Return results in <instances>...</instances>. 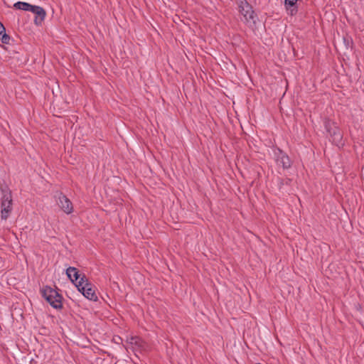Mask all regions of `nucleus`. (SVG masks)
<instances>
[{
  "instance_id": "obj_1",
  "label": "nucleus",
  "mask_w": 364,
  "mask_h": 364,
  "mask_svg": "<svg viewBox=\"0 0 364 364\" xmlns=\"http://www.w3.org/2000/svg\"><path fill=\"white\" fill-rule=\"evenodd\" d=\"M237 5L240 14L242 15L241 20L248 26H253L257 18L252 6L247 0H237Z\"/></svg>"
},
{
  "instance_id": "obj_2",
  "label": "nucleus",
  "mask_w": 364,
  "mask_h": 364,
  "mask_svg": "<svg viewBox=\"0 0 364 364\" xmlns=\"http://www.w3.org/2000/svg\"><path fill=\"white\" fill-rule=\"evenodd\" d=\"M1 189L3 194L1 202V220H6L12 211V195L11 191L7 187H1Z\"/></svg>"
},
{
  "instance_id": "obj_3",
  "label": "nucleus",
  "mask_w": 364,
  "mask_h": 364,
  "mask_svg": "<svg viewBox=\"0 0 364 364\" xmlns=\"http://www.w3.org/2000/svg\"><path fill=\"white\" fill-rule=\"evenodd\" d=\"M42 296L54 309H59L63 307L62 296L53 288L48 286L43 287L41 290Z\"/></svg>"
},
{
  "instance_id": "obj_4",
  "label": "nucleus",
  "mask_w": 364,
  "mask_h": 364,
  "mask_svg": "<svg viewBox=\"0 0 364 364\" xmlns=\"http://www.w3.org/2000/svg\"><path fill=\"white\" fill-rule=\"evenodd\" d=\"M76 287L87 299L94 301H97L98 297L96 294L95 287L88 281L85 275H82Z\"/></svg>"
},
{
  "instance_id": "obj_5",
  "label": "nucleus",
  "mask_w": 364,
  "mask_h": 364,
  "mask_svg": "<svg viewBox=\"0 0 364 364\" xmlns=\"http://www.w3.org/2000/svg\"><path fill=\"white\" fill-rule=\"evenodd\" d=\"M324 126L326 132L331 137L332 143L338 146L343 145V134L339 128L334 126V123L330 120H326Z\"/></svg>"
},
{
  "instance_id": "obj_6",
  "label": "nucleus",
  "mask_w": 364,
  "mask_h": 364,
  "mask_svg": "<svg viewBox=\"0 0 364 364\" xmlns=\"http://www.w3.org/2000/svg\"><path fill=\"white\" fill-rule=\"evenodd\" d=\"M275 161L277 165L282 166L284 169H288L291 166V161L289 156L282 150L278 149L275 151Z\"/></svg>"
},
{
  "instance_id": "obj_7",
  "label": "nucleus",
  "mask_w": 364,
  "mask_h": 364,
  "mask_svg": "<svg viewBox=\"0 0 364 364\" xmlns=\"http://www.w3.org/2000/svg\"><path fill=\"white\" fill-rule=\"evenodd\" d=\"M58 205L66 214H70L73 211L72 202L63 193H60L58 196Z\"/></svg>"
},
{
  "instance_id": "obj_8",
  "label": "nucleus",
  "mask_w": 364,
  "mask_h": 364,
  "mask_svg": "<svg viewBox=\"0 0 364 364\" xmlns=\"http://www.w3.org/2000/svg\"><path fill=\"white\" fill-rule=\"evenodd\" d=\"M298 0H284V6L287 12L290 16H294L298 12L296 2Z\"/></svg>"
},
{
  "instance_id": "obj_9",
  "label": "nucleus",
  "mask_w": 364,
  "mask_h": 364,
  "mask_svg": "<svg viewBox=\"0 0 364 364\" xmlns=\"http://www.w3.org/2000/svg\"><path fill=\"white\" fill-rule=\"evenodd\" d=\"M28 11H31L36 15L35 20L36 21H37L38 18H39L41 21H43L45 18L46 14L44 9L39 6L31 5Z\"/></svg>"
},
{
  "instance_id": "obj_10",
  "label": "nucleus",
  "mask_w": 364,
  "mask_h": 364,
  "mask_svg": "<svg viewBox=\"0 0 364 364\" xmlns=\"http://www.w3.org/2000/svg\"><path fill=\"white\" fill-rule=\"evenodd\" d=\"M66 274L71 281H76L77 283L79 282V280H80L81 277H82L79 274L77 269L75 267H70L66 269Z\"/></svg>"
},
{
  "instance_id": "obj_11",
  "label": "nucleus",
  "mask_w": 364,
  "mask_h": 364,
  "mask_svg": "<svg viewBox=\"0 0 364 364\" xmlns=\"http://www.w3.org/2000/svg\"><path fill=\"white\" fill-rule=\"evenodd\" d=\"M0 40L5 44L9 43L10 36L6 33L4 25L0 22Z\"/></svg>"
},
{
  "instance_id": "obj_12",
  "label": "nucleus",
  "mask_w": 364,
  "mask_h": 364,
  "mask_svg": "<svg viewBox=\"0 0 364 364\" xmlns=\"http://www.w3.org/2000/svg\"><path fill=\"white\" fill-rule=\"evenodd\" d=\"M31 6V4L23 1H18L14 4V7L16 9H19L26 11H28V10H30Z\"/></svg>"
},
{
  "instance_id": "obj_13",
  "label": "nucleus",
  "mask_w": 364,
  "mask_h": 364,
  "mask_svg": "<svg viewBox=\"0 0 364 364\" xmlns=\"http://www.w3.org/2000/svg\"><path fill=\"white\" fill-rule=\"evenodd\" d=\"M141 341L139 337L135 336V337H131L129 342L131 344H135L137 346H140Z\"/></svg>"
}]
</instances>
